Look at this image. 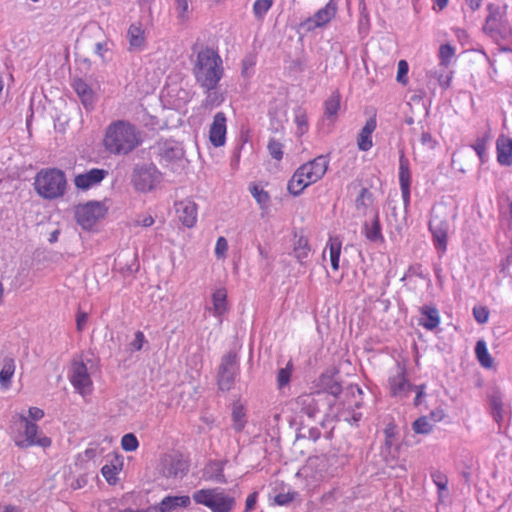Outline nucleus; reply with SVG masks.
<instances>
[{
  "instance_id": "19",
  "label": "nucleus",
  "mask_w": 512,
  "mask_h": 512,
  "mask_svg": "<svg viewBox=\"0 0 512 512\" xmlns=\"http://www.w3.org/2000/svg\"><path fill=\"white\" fill-rule=\"evenodd\" d=\"M179 221L187 228H192L197 221V205L190 199L175 203Z\"/></svg>"
},
{
  "instance_id": "55",
  "label": "nucleus",
  "mask_w": 512,
  "mask_h": 512,
  "mask_svg": "<svg viewBox=\"0 0 512 512\" xmlns=\"http://www.w3.org/2000/svg\"><path fill=\"white\" fill-rule=\"evenodd\" d=\"M420 143L426 147L427 149H434L437 141L432 137V135L429 132H422L420 136Z\"/></svg>"
},
{
  "instance_id": "12",
  "label": "nucleus",
  "mask_w": 512,
  "mask_h": 512,
  "mask_svg": "<svg viewBox=\"0 0 512 512\" xmlns=\"http://www.w3.org/2000/svg\"><path fill=\"white\" fill-rule=\"evenodd\" d=\"M104 215L105 208L99 202H88L78 206L75 211L77 223L85 230L91 229Z\"/></svg>"
},
{
  "instance_id": "33",
  "label": "nucleus",
  "mask_w": 512,
  "mask_h": 512,
  "mask_svg": "<svg viewBox=\"0 0 512 512\" xmlns=\"http://www.w3.org/2000/svg\"><path fill=\"white\" fill-rule=\"evenodd\" d=\"M364 233L370 241L377 242L383 240L378 213L375 214L371 223L365 222Z\"/></svg>"
},
{
  "instance_id": "44",
  "label": "nucleus",
  "mask_w": 512,
  "mask_h": 512,
  "mask_svg": "<svg viewBox=\"0 0 512 512\" xmlns=\"http://www.w3.org/2000/svg\"><path fill=\"white\" fill-rule=\"evenodd\" d=\"M121 446L124 451L132 452L138 448L139 442L134 434L128 433L122 437Z\"/></svg>"
},
{
  "instance_id": "13",
  "label": "nucleus",
  "mask_w": 512,
  "mask_h": 512,
  "mask_svg": "<svg viewBox=\"0 0 512 512\" xmlns=\"http://www.w3.org/2000/svg\"><path fill=\"white\" fill-rule=\"evenodd\" d=\"M189 470V462L179 453L165 455L162 459L161 473L166 478L182 479Z\"/></svg>"
},
{
  "instance_id": "3",
  "label": "nucleus",
  "mask_w": 512,
  "mask_h": 512,
  "mask_svg": "<svg viewBox=\"0 0 512 512\" xmlns=\"http://www.w3.org/2000/svg\"><path fill=\"white\" fill-rule=\"evenodd\" d=\"M344 463V456L336 453L312 456L307 460V475L316 482L326 481L337 476Z\"/></svg>"
},
{
  "instance_id": "63",
  "label": "nucleus",
  "mask_w": 512,
  "mask_h": 512,
  "mask_svg": "<svg viewBox=\"0 0 512 512\" xmlns=\"http://www.w3.org/2000/svg\"><path fill=\"white\" fill-rule=\"evenodd\" d=\"M257 501V493L253 492L248 495L245 502V510L244 512H250L254 509Z\"/></svg>"
},
{
  "instance_id": "28",
  "label": "nucleus",
  "mask_w": 512,
  "mask_h": 512,
  "mask_svg": "<svg viewBox=\"0 0 512 512\" xmlns=\"http://www.w3.org/2000/svg\"><path fill=\"white\" fill-rule=\"evenodd\" d=\"M423 318L420 324L427 330L435 329L440 323L439 311L435 306L425 305L420 308Z\"/></svg>"
},
{
  "instance_id": "49",
  "label": "nucleus",
  "mask_w": 512,
  "mask_h": 512,
  "mask_svg": "<svg viewBox=\"0 0 512 512\" xmlns=\"http://www.w3.org/2000/svg\"><path fill=\"white\" fill-rule=\"evenodd\" d=\"M177 17L182 21H186L189 18V5L187 0H175Z\"/></svg>"
},
{
  "instance_id": "50",
  "label": "nucleus",
  "mask_w": 512,
  "mask_h": 512,
  "mask_svg": "<svg viewBox=\"0 0 512 512\" xmlns=\"http://www.w3.org/2000/svg\"><path fill=\"white\" fill-rule=\"evenodd\" d=\"M289 367H290V364L288 363L285 368H281L278 371V374H277V384H278L279 388H283L290 381L291 370H290Z\"/></svg>"
},
{
  "instance_id": "54",
  "label": "nucleus",
  "mask_w": 512,
  "mask_h": 512,
  "mask_svg": "<svg viewBox=\"0 0 512 512\" xmlns=\"http://www.w3.org/2000/svg\"><path fill=\"white\" fill-rule=\"evenodd\" d=\"M228 250V243L227 240L224 237H219L216 242L215 246V255L217 258H222L225 256L226 252Z\"/></svg>"
},
{
  "instance_id": "41",
  "label": "nucleus",
  "mask_w": 512,
  "mask_h": 512,
  "mask_svg": "<svg viewBox=\"0 0 512 512\" xmlns=\"http://www.w3.org/2000/svg\"><path fill=\"white\" fill-rule=\"evenodd\" d=\"M433 423L431 420H429L428 416H421L418 419H416L413 424L412 428L415 433L418 434H428L433 429Z\"/></svg>"
},
{
  "instance_id": "7",
  "label": "nucleus",
  "mask_w": 512,
  "mask_h": 512,
  "mask_svg": "<svg viewBox=\"0 0 512 512\" xmlns=\"http://www.w3.org/2000/svg\"><path fill=\"white\" fill-rule=\"evenodd\" d=\"M19 418L23 426V431L19 432L14 439L17 447L21 449H26L32 446L47 448L51 445V439L39 432L37 424L29 420V418L24 415H20Z\"/></svg>"
},
{
  "instance_id": "46",
  "label": "nucleus",
  "mask_w": 512,
  "mask_h": 512,
  "mask_svg": "<svg viewBox=\"0 0 512 512\" xmlns=\"http://www.w3.org/2000/svg\"><path fill=\"white\" fill-rule=\"evenodd\" d=\"M431 477H432L433 482L435 483V485L438 488L440 497H442L443 492L447 491V486H448V479H447L446 475L442 474L439 471H434L431 474Z\"/></svg>"
},
{
  "instance_id": "14",
  "label": "nucleus",
  "mask_w": 512,
  "mask_h": 512,
  "mask_svg": "<svg viewBox=\"0 0 512 512\" xmlns=\"http://www.w3.org/2000/svg\"><path fill=\"white\" fill-rule=\"evenodd\" d=\"M329 166V159L326 155H319L314 159L302 164L299 168L310 184H314L325 175Z\"/></svg>"
},
{
  "instance_id": "61",
  "label": "nucleus",
  "mask_w": 512,
  "mask_h": 512,
  "mask_svg": "<svg viewBox=\"0 0 512 512\" xmlns=\"http://www.w3.org/2000/svg\"><path fill=\"white\" fill-rule=\"evenodd\" d=\"M135 224L142 227H150L154 224V218L151 215L138 216L135 220Z\"/></svg>"
},
{
  "instance_id": "1",
  "label": "nucleus",
  "mask_w": 512,
  "mask_h": 512,
  "mask_svg": "<svg viewBox=\"0 0 512 512\" xmlns=\"http://www.w3.org/2000/svg\"><path fill=\"white\" fill-rule=\"evenodd\" d=\"M103 144L111 154L126 155L141 144V134L132 123L117 120L106 128Z\"/></svg>"
},
{
  "instance_id": "40",
  "label": "nucleus",
  "mask_w": 512,
  "mask_h": 512,
  "mask_svg": "<svg viewBox=\"0 0 512 512\" xmlns=\"http://www.w3.org/2000/svg\"><path fill=\"white\" fill-rule=\"evenodd\" d=\"M455 55V48L450 44H442L439 48V66L447 67Z\"/></svg>"
},
{
  "instance_id": "39",
  "label": "nucleus",
  "mask_w": 512,
  "mask_h": 512,
  "mask_svg": "<svg viewBox=\"0 0 512 512\" xmlns=\"http://www.w3.org/2000/svg\"><path fill=\"white\" fill-rule=\"evenodd\" d=\"M232 421L233 428L236 432H240L243 430L246 420H245V411L241 405H234L232 410Z\"/></svg>"
},
{
  "instance_id": "11",
  "label": "nucleus",
  "mask_w": 512,
  "mask_h": 512,
  "mask_svg": "<svg viewBox=\"0 0 512 512\" xmlns=\"http://www.w3.org/2000/svg\"><path fill=\"white\" fill-rule=\"evenodd\" d=\"M237 362L238 358L235 352L230 351L222 357L217 376L218 386L222 391H229L233 387Z\"/></svg>"
},
{
  "instance_id": "35",
  "label": "nucleus",
  "mask_w": 512,
  "mask_h": 512,
  "mask_svg": "<svg viewBox=\"0 0 512 512\" xmlns=\"http://www.w3.org/2000/svg\"><path fill=\"white\" fill-rule=\"evenodd\" d=\"M249 191L256 200V202L259 204L261 209H268L270 203V195L268 194L267 191H265L262 187H260L257 184H251L249 186Z\"/></svg>"
},
{
  "instance_id": "18",
  "label": "nucleus",
  "mask_w": 512,
  "mask_h": 512,
  "mask_svg": "<svg viewBox=\"0 0 512 512\" xmlns=\"http://www.w3.org/2000/svg\"><path fill=\"white\" fill-rule=\"evenodd\" d=\"M390 393L394 397L406 398L411 393L413 385L405 376V370L399 368L395 375L389 377Z\"/></svg>"
},
{
  "instance_id": "58",
  "label": "nucleus",
  "mask_w": 512,
  "mask_h": 512,
  "mask_svg": "<svg viewBox=\"0 0 512 512\" xmlns=\"http://www.w3.org/2000/svg\"><path fill=\"white\" fill-rule=\"evenodd\" d=\"M88 322V314L86 312L79 311L76 315V327L79 332L83 331Z\"/></svg>"
},
{
  "instance_id": "17",
  "label": "nucleus",
  "mask_w": 512,
  "mask_h": 512,
  "mask_svg": "<svg viewBox=\"0 0 512 512\" xmlns=\"http://www.w3.org/2000/svg\"><path fill=\"white\" fill-rule=\"evenodd\" d=\"M226 116L223 112L214 115L213 122L209 129V140L214 147H221L226 142Z\"/></svg>"
},
{
  "instance_id": "59",
  "label": "nucleus",
  "mask_w": 512,
  "mask_h": 512,
  "mask_svg": "<svg viewBox=\"0 0 512 512\" xmlns=\"http://www.w3.org/2000/svg\"><path fill=\"white\" fill-rule=\"evenodd\" d=\"M492 407H493V417L494 420L498 423L502 421V403L500 400L494 399L492 401Z\"/></svg>"
},
{
  "instance_id": "2",
  "label": "nucleus",
  "mask_w": 512,
  "mask_h": 512,
  "mask_svg": "<svg viewBox=\"0 0 512 512\" xmlns=\"http://www.w3.org/2000/svg\"><path fill=\"white\" fill-rule=\"evenodd\" d=\"M192 72L199 86L219 84L224 75L223 61L216 50L203 47L196 53Z\"/></svg>"
},
{
  "instance_id": "52",
  "label": "nucleus",
  "mask_w": 512,
  "mask_h": 512,
  "mask_svg": "<svg viewBox=\"0 0 512 512\" xmlns=\"http://www.w3.org/2000/svg\"><path fill=\"white\" fill-rule=\"evenodd\" d=\"M408 70H409V66H408L407 61L400 60L398 62V70H397V76H396V80L399 83L404 84V85L407 83Z\"/></svg>"
},
{
  "instance_id": "9",
  "label": "nucleus",
  "mask_w": 512,
  "mask_h": 512,
  "mask_svg": "<svg viewBox=\"0 0 512 512\" xmlns=\"http://www.w3.org/2000/svg\"><path fill=\"white\" fill-rule=\"evenodd\" d=\"M161 181V173L154 165L136 167L133 171L132 182L137 191L149 192Z\"/></svg>"
},
{
  "instance_id": "34",
  "label": "nucleus",
  "mask_w": 512,
  "mask_h": 512,
  "mask_svg": "<svg viewBox=\"0 0 512 512\" xmlns=\"http://www.w3.org/2000/svg\"><path fill=\"white\" fill-rule=\"evenodd\" d=\"M341 247L342 243L338 237H330L326 245V249H329L331 266L335 271L339 269Z\"/></svg>"
},
{
  "instance_id": "22",
  "label": "nucleus",
  "mask_w": 512,
  "mask_h": 512,
  "mask_svg": "<svg viewBox=\"0 0 512 512\" xmlns=\"http://www.w3.org/2000/svg\"><path fill=\"white\" fill-rule=\"evenodd\" d=\"M203 89L205 98L202 100L201 108L211 111L219 107L225 100L224 93L219 88V84L200 86Z\"/></svg>"
},
{
  "instance_id": "20",
  "label": "nucleus",
  "mask_w": 512,
  "mask_h": 512,
  "mask_svg": "<svg viewBox=\"0 0 512 512\" xmlns=\"http://www.w3.org/2000/svg\"><path fill=\"white\" fill-rule=\"evenodd\" d=\"M191 499L187 495L182 496H166L162 501L147 508L146 512H173L178 508L188 507Z\"/></svg>"
},
{
  "instance_id": "51",
  "label": "nucleus",
  "mask_w": 512,
  "mask_h": 512,
  "mask_svg": "<svg viewBox=\"0 0 512 512\" xmlns=\"http://www.w3.org/2000/svg\"><path fill=\"white\" fill-rule=\"evenodd\" d=\"M473 316L479 324H484L488 321L489 310L485 306H475L473 308Z\"/></svg>"
},
{
  "instance_id": "24",
  "label": "nucleus",
  "mask_w": 512,
  "mask_h": 512,
  "mask_svg": "<svg viewBox=\"0 0 512 512\" xmlns=\"http://www.w3.org/2000/svg\"><path fill=\"white\" fill-rule=\"evenodd\" d=\"M72 86L83 106L87 110L92 109L95 102V94L92 88L81 78L75 79Z\"/></svg>"
},
{
  "instance_id": "32",
  "label": "nucleus",
  "mask_w": 512,
  "mask_h": 512,
  "mask_svg": "<svg viewBox=\"0 0 512 512\" xmlns=\"http://www.w3.org/2000/svg\"><path fill=\"white\" fill-rule=\"evenodd\" d=\"M399 184L400 188L410 187L411 185L410 163L404 151H400L399 156Z\"/></svg>"
},
{
  "instance_id": "23",
  "label": "nucleus",
  "mask_w": 512,
  "mask_h": 512,
  "mask_svg": "<svg viewBox=\"0 0 512 512\" xmlns=\"http://www.w3.org/2000/svg\"><path fill=\"white\" fill-rule=\"evenodd\" d=\"M377 127V120L376 116L373 115L370 117L363 128L361 129L360 133L357 137V146L359 150L361 151H368L372 148L373 142H372V134L375 131Z\"/></svg>"
},
{
  "instance_id": "6",
  "label": "nucleus",
  "mask_w": 512,
  "mask_h": 512,
  "mask_svg": "<svg viewBox=\"0 0 512 512\" xmlns=\"http://www.w3.org/2000/svg\"><path fill=\"white\" fill-rule=\"evenodd\" d=\"M489 14L486 17L483 30L495 41H512V28L509 23L504 19L503 13L498 6L489 4Z\"/></svg>"
},
{
  "instance_id": "15",
  "label": "nucleus",
  "mask_w": 512,
  "mask_h": 512,
  "mask_svg": "<svg viewBox=\"0 0 512 512\" xmlns=\"http://www.w3.org/2000/svg\"><path fill=\"white\" fill-rule=\"evenodd\" d=\"M323 394L319 391L316 393H304L295 399V406L301 413L309 418H315L320 411V401Z\"/></svg>"
},
{
  "instance_id": "42",
  "label": "nucleus",
  "mask_w": 512,
  "mask_h": 512,
  "mask_svg": "<svg viewBox=\"0 0 512 512\" xmlns=\"http://www.w3.org/2000/svg\"><path fill=\"white\" fill-rule=\"evenodd\" d=\"M273 5V0H256L253 4V13L257 20H263Z\"/></svg>"
},
{
  "instance_id": "56",
  "label": "nucleus",
  "mask_w": 512,
  "mask_h": 512,
  "mask_svg": "<svg viewBox=\"0 0 512 512\" xmlns=\"http://www.w3.org/2000/svg\"><path fill=\"white\" fill-rule=\"evenodd\" d=\"M295 122L297 124L298 133L304 134L308 129L307 117L304 113L300 112L295 116Z\"/></svg>"
},
{
  "instance_id": "38",
  "label": "nucleus",
  "mask_w": 512,
  "mask_h": 512,
  "mask_svg": "<svg viewBox=\"0 0 512 512\" xmlns=\"http://www.w3.org/2000/svg\"><path fill=\"white\" fill-rule=\"evenodd\" d=\"M491 139V135L487 132L484 136L478 137L475 140V143L471 146L479 157L480 161L484 163L487 158L486 154V145L487 142Z\"/></svg>"
},
{
  "instance_id": "31",
  "label": "nucleus",
  "mask_w": 512,
  "mask_h": 512,
  "mask_svg": "<svg viewBox=\"0 0 512 512\" xmlns=\"http://www.w3.org/2000/svg\"><path fill=\"white\" fill-rule=\"evenodd\" d=\"M213 314L221 317L227 311V292L224 288L217 289L212 295Z\"/></svg>"
},
{
  "instance_id": "29",
  "label": "nucleus",
  "mask_w": 512,
  "mask_h": 512,
  "mask_svg": "<svg viewBox=\"0 0 512 512\" xmlns=\"http://www.w3.org/2000/svg\"><path fill=\"white\" fill-rule=\"evenodd\" d=\"M311 184L305 179V175L298 167L287 183V190L293 196H299L306 187Z\"/></svg>"
},
{
  "instance_id": "27",
  "label": "nucleus",
  "mask_w": 512,
  "mask_h": 512,
  "mask_svg": "<svg viewBox=\"0 0 512 512\" xmlns=\"http://www.w3.org/2000/svg\"><path fill=\"white\" fill-rule=\"evenodd\" d=\"M130 51H141L145 46V35L140 23H133L127 31Z\"/></svg>"
},
{
  "instance_id": "25",
  "label": "nucleus",
  "mask_w": 512,
  "mask_h": 512,
  "mask_svg": "<svg viewBox=\"0 0 512 512\" xmlns=\"http://www.w3.org/2000/svg\"><path fill=\"white\" fill-rule=\"evenodd\" d=\"M311 252V247L309 244V240L304 235L294 234L293 240V251L292 255L294 258L301 264L304 265L306 263L307 258L309 257Z\"/></svg>"
},
{
  "instance_id": "64",
  "label": "nucleus",
  "mask_w": 512,
  "mask_h": 512,
  "mask_svg": "<svg viewBox=\"0 0 512 512\" xmlns=\"http://www.w3.org/2000/svg\"><path fill=\"white\" fill-rule=\"evenodd\" d=\"M445 416V413H444V410L443 409H436L434 411H432L430 414H429V420H431V422L433 423V425L439 421H441Z\"/></svg>"
},
{
  "instance_id": "4",
  "label": "nucleus",
  "mask_w": 512,
  "mask_h": 512,
  "mask_svg": "<svg viewBox=\"0 0 512 512\" xmlns=\"http://www.w3.org/2000/svg\"><path fill=\"white\" fill-rule=\"evenodd\" d=\"M66 177L59 169L41 170L35 177V190L45 199H56L64 195L66 190Z\"/></svg>"
},
{
  "instance_id": "60",
  "label": "nucleus",
  "mask_w": 512,
  "mask_h": 512,
  "mask_svg": "<svg viewBox=\"0 0 512 512\" xmlns=\"http://www.w3.org/2000/svg\"><path fill=\"white\" fill-rule=\"evenodd\" d=\"M425 389H426V385L425 384H421V385H418V386H413L412 390H414L416 392V396H415V399H414V405L415 406L421 405L422 398L426 395Z\"/></svg>"
},
{
  "instance_id": "48",
  "label": "nucleus",
  "mask_w": 512,
  "mask_h": 512,
  "mask_svg": "<svg viewBox=\"0 0 512 512\" xmlns=\"http://www.w3.org/2000/svg\"><path fill=\"white\" fill-rule=\"evenodd\" d=\"M147 343L146 337L142 331H137L134 334V340L129 344V350L131 352H136L142 350L144 344Z\"/></svg>"
},
{
  "instance_id": "36",
  "label": "nucleus",
  "mask_w": 512,
  "mask_h": 512,
  "mask_svg": "<svg viewBox=\"0 0 512 512\" xmlns=\"http://www.w3.org/2000/svg\"><path fill=\"white\" fill-rule=\"evenodd\" d=\"M475 353L480 364L485 368H491L493 365V359L490 356L486 343L483 340H479L475 346Z\"/></svg>"
},
{
  "instance_id": "53",
  "label": "nucleus",
  "mask_w": 512,
  "mask_h": 512,
  "mask_svg": "<svg viewBox=\"0 0 512 512\" xmlns=\"http://www.w3.org/2000/svg\"><path fill=\"white\" fill-rule=\"evenodd\" d=\"M297 493L296 492H286V493H279L275 496L274 502L279 506L288 505L290 502H292Z\"/></svg>"
},
{
  "instance_id": "5",
  "label": "nucleus",
  "mask_w": 512,
  "mask_h": 512,
  "mask_svg": "<svg viewBox=\"0 0 512 512\" xmlns=\"http://www.w3.org/2000/svg\"><path fill=\"white\" fill-rule=\"evenodd\" d=\"M197 504L208 507L212 512H231L235 507V498L227 495L220 488L200 489L193 493Z\"/></svg>"
},
{
  "instance_id": "62",
  "label": "nucleus",
  "mask_w": 512,
  "mask_h": 512,
  "mask_svg": "<svg viewBox=\"0 0 512 512\" xmlns=\"http://www.w3.org/2000/svg\"><path fill=\"white\" fill-rule=\"evenodd\" d=\"M28 413L32 422L41 420L44 417V411L38 407H30Z\"/></svg>"
},
{
  "instance_id": "57",
  "label": "nucleus",
  "mask_w": 512,
  "mask_h": 512,
  "mask_svg": "<svg viewBox=\"0 0 512 512\" xmlns=\"http://www.w3.org/2000/svg\"><path fill=\"white\" fill-rule=\"evenodd\" d=\"M429 73L433 74L435 77H437L438 82L441 87L448 88L450 86V83H451V80L453 77V72H450L445 77L443 76V74H438V71H435V72L430 71Z\"/></svg>"
},
{
  "instance_id": "45",
  "label": "nucleus",
  "mask_w": 512,
  "mask_h": 512,
  "mask_svg": "<svg viewBox=\"0 0 512 512\" xmlns=\"http://www.w3.org/2000/svg\"><path fill=\"white\" fill-rule=\"evenodd\" d=\"M267 149L273 159L280 161L283 158V145L279 141L270 139Z\"/></svg>"
},
{
  "instance_id": "26",
  "label": "nucleus",
  "mask_w": 512,
  "mask_h": 512,
  "mask_svg": "<svg viewBox=\"0 0 512 512\" xmlns=\"http://www.w3.org/2000/svg\"><path fill=\"white\" fill-rule=\"evenodd\" d=\"M497 148V160L501 165L510 166L512 165V139L500 135L496 142Z\"/></svg>"
},
{
  "instance_id": "10",
  "label": "nucleus",
  "mask_w": 512,
  "mask_h": 512,
  "mask_svg": "<svg viewBox=\"0 0 512 512\" xmlns=\"http://www.w3.org/2000/svg\"><path fill=\"white\" fill-rule=\"evenodd\" d=\"M68 377L75 390L81 395L85 396L91 392L92 380L82 360H73Z\"/></svg>"
},
{
  "instance_id": "16",
  "label": "nucleus",
  "mask_w": 512,
  "mask_h": 512,
  "mask_svg": "<svg viewBox=\"0 0 512 512\" xmlns=\"http://www.w3.org/2000/svg\"><path fill=\"white\" fill-rule=\"evenodd\" d=\"M336 12L337 3L334 0H329V2L323 8L319 9L313 17H310L304 21L301 26L308 31L316 27H322L330 22L332 18H334Z\"/></svg>"
},
{
  "instance_id": "37",
  "label": "nucleus",
  "mask_w": 512,
  "mask_h": 512,
  "mask_svg": "<svg viewBox=\"0 0 512 512\" xmlns=\"http://www.w3.org/2000/svg\"><path fill=\"white\" fill-rule=\"evenodd\" d=\"M340 108V96L339 94H332L325 101V112L324 115L327 119L334 121Z\"/></svg>"
},
{
  "instance_id": "8",
  "label": "nucleus",
  "mask_w": 512,
  "mask_h": 512,
  "mask_svg": "<svg viewBox=\"0 0 512 512\" xmlns=\"http://www.w3.org/2000/svg\"><path fill=\"white\" fill-rule=\"evenodd\" d=\"M429 230L433 236L436 249L445 252L447 249V236L449 231V223L445 209L434 208L429 220Z\"/></svg>"
},
{
  "instance_id": "30",
  "label": "nucleus",
  "mask_w": 512,
  "mask_h": 512,
  "mask_svg": "<svg viewBox=\"0 0 512 512\" xmlns=\"http://www.w3.org/2000/svg\"><path fill=\"white\" fill-rule=\"evenodd\" d=\"M15 372V361L11 357L3 359V365L0 370V385L2 388L7 389L10 387L11 378Z\"/></svg>"
},
{
  "instance_id": "47",
  "label": "nucleus",
  "mask_w": 512,
  "mask_h": 512,
  "mask_svg": "<svg viewBox=\"0 0 512 512\" xmlns=\"http://www.w3.org/2000/svg\"><path fill=\"white\" fill-rule=\"evenodd\" d=\"M101 473L109 484H115L117 482L118 469L115 465L105 464L101 468Z\"/></svg>"
},
{
  "instance_id": "43",
  "label": "nucleus",
  "mask_w": 512,
  "mask_h": 512,
  "mask_svg": "<svg viewBox=\"0 0 512 512\" xmlns=\"http://www.w3.org/2000/svg\"><path fill=\"white\" fill-rule=\"evenodd\" d=\"M162 155L168 159H179L182 157L183 151L176 144L165 143L162 148Z\"/></svg>"
},
{
  "instance_id": "21",
  "label": "nucleus",
  "mask_w": 512,
  "mask_h": 512,
  "mask_svg": "<svg viewBox=\"0 0 512 512\" xmlns=\"http://www.w3.org/2000/svg\"><path fill=\"white\" fill-rule=\"evenodd\" d=\"M107 174L108 172L104 169L93 168L85 173L78 174L74 179V183L78 189L87 190L99 184Z\"/></svg>"
}]
</instances>
